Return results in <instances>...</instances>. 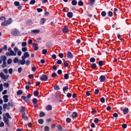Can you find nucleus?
<instances>
[{
    "instance_id": "1",
    "label": "nucleus",
    "mask_w": 131,
    "mask_h": 131,
    "mask_svg": "<svg viewBox=\"0 0 131 131\" xmlns=\"http://www.w3.org/2000/svg\"><path fill=\"white\" fill-rule=\"evenodd\" d=\"M8 51L9 52H7L6 53V55L7 56H16L17 55V53L15 52L12 50V48L9 47L8 48Z\"/></svg>"
},
{
    "instance_id": "2",
    "label": "nucleus",
    "mask_w": 131,
    "mask_h": 131,
    "mask_svg": "<svg viewBox=\"0 0 131 131\" xmlns=\"http://www.w3.org/2000/svg\"><path fill=\"white\" fill-rule=\"evenodd\" d=\"M1 58L2 60L3 61V64L1 65L3 68H4L6 66V60L7 59L6 57L5 56H2L1 57Z\"/></svg>"
},
{
    "instance_id": "3",
    "label": "nucleus",
    "mask_w": 131,
    "mask_h": 131,
    "mask_svg": "<svg viewBox=\"0 0 131 131\" xmlns=\"http://www.w3.org/2000/svg\"><path fill=\"white\" fill-rule=\"evenodd\" d=\"M12 22V18H10L9 19V20H7L6 21L3 22L1 23V25L3 26H5L10 24Z\"/></svg>"
},
{
    "instance_id": "4",
    "label": "nucleus",
    "mask_w": 131,
    "mask_h": 131,
    "mask_svg": "<svg viewBox=\"0 0 131 131\" xmlns=\"http://www.w3.org/2000/svg\"><path fill=\"white\" fill-rule=\"evenodd\" d=\"M0 77L2 79H4V81H6L9 77V75H5L2 72L0 73Z\"/></svg>"
},
{
    "instance_id": "5",
    "label": "nucleus",
    "mask_w": 131,
    "mask_h": 131,
    "mask_svg": "<svg viewBox=\"0 0 131 131\" xmlns=\"http://www.w3.org/2000/svg\"><path fill=\"white\" fill-rule=\"evenodd\" d=\"M40 79L42 81H46L48 80V77L47 75L43 74L41 77Z\"/></svg>"
},
{
    "instance_id": "6",
    "label": "nucleus",
    "mask_w": 131,
    "mask_h": 131,
    "mask_svg": "<svg viewBox=\"0 0 131 131\" xmlns=\"http://www.w3.org/2000/svg\"><path fill=\"white\" fill-rule=\"evenodd\" d=\"M19 33V31L16 29H14L12 31V34L14 36H16Z\"/></svg>"
},
{
    "instance_id": "7",
    "label": "nucleus",
    "mask_w": 131,
    "mask_h": 131,
    "mask_svg": "<svg viewBox=\"0 0 131 131\" xmlns=\"http://www.w3.org/2000/svg\"><path fill=\"white\" fill-rule=\"evenodd\" d=\"M3 120L6 124L9 125V120L8 118L4 116L3 117Z\"/></svg>"
},
{
    "instance_id": "8",
    "label": "nucleus",
    "mask_w": 131,
    "mask_h": 131,
    "mask_svg": "<svg viewBox=\"0 0 131 131\" xmlns=\"http://www.w3.org/2000/svg\"><path fill=\"white\" fill-rule=\"evenodd\" d=\"M8 95H4L3 96V98L4 99V102L6 103L8 101Z\"/></svg>"
},
{
    "instance_id": "9",
    "label": "nucleus",
    "mask_w": 131,
    "mask_h": 131,
    "mask_svg": "<svg viewBox=\"0 0 131 131\" xmlns=\"http://www.w3.org/2000/svg\"><path fill=\"white\" fill-rule=\"evenodd\" d=\"M38 45L37 44L33 43L32 44V47L34 50H37L38 49Z\"/></svg>"
},
{
    "instance_id": "10",
    "label": "nucleus",
    "mask_w": 131,
    "mask_h": 131,
    "mask_svg": "<svg viewBox=\"0 0 131 131\" xmlns=\"http://www.w3.org/2000/svg\"><path fill=\"white\" fill-rule=\"evenodd\" d=\"M105 77L103 75L101 76L100 78V80L101 82H104L105 80Z\"/></svg>"
},
{
    "instance_id": "11",
    "label": "nucleus",
    "mask_w": 131,
    "mask_h": 131,
    "mask_svg": "<svg viewBox=\"0 0 131 131\" xmlns=\"http://www.w3.org/2000/svg\"><path fill=\"white\" fill-rule=\"evenodd\" d=\"M67 57L68 58L71 59L73 57V56L72 54L70 52H68L67 54Z\"/></svg>"
},
{
    "instance_id": "12",
    "label": "nucleus",
    "mask_w": 131,
    "mask_h": 131,
    "mask_svg": "<svg viewBox=\"0 0 131 131\" xmlns=\"http://www.w3.org/2000/svg\"><path fill=\"white\" fill-rule=\"evenodd\" d=\"M31 96V95L29 94L27 95V96H26V102H29L30 101L29 100V99L30 97Z\"/></svg>"
},
{
    "instance_id": "13",
    "label": "nucleus",
    "mask_w": 131,
    "mask_h": 131,
    "mask_svg": "<svg viewBox=\"0 0 131 131\" xmlns=\"http://www.w3.org/2000/svg\"><path fill=\"white\" fill-rule=\"evenodd\" d=\"M22 117L25 120H27L28 119V118L27 116H26V113H23Z\"/></svg>"
},
{
    "instance_id": "14",
    "label": "nucleus",
    "mask_w": 131,
    "mask_h": 131,
    "mask_svg": "<svg viewBox=\"0 0 131 131\" xmlns=\"http://www.w3.org/2000/svg\"><path fill=\"white\" fill-rule=\"evenodd\" d=\"M63 32L64 33H67L68 31V29L67 26H66L62 30Z\"/></svg>"
},
{
    "instance_id": "15",
    "label": "nucleus",
    "mask_w": 131,
    "mask_h": 131,
    "mask_svg": "<svg viewBox=\"0 0 131 131\" xmlns=\"http://www.w3.org/2000/svg\"><path fill=\"white\" fill-rule=\"evenodd\" d=\"M67 15L68 17L71 18L73 16V14L72 12H70L67 13Z\"/></svg>"
},
{
    "instance_id": "16",
    "label": "nucleus",
    "mask_w": 131,
    "mask_h": 131,
    "mask_svg": "<svg viewBox=\"0 0 131 131\" xmlns=\"http://www.w3.org/2000/svg\"><path fill=\"white\" fill-rule=\"evenodd\" d=\"M52 109V106L51 105H49L46 107V109L48 111L51 110Z\"/></svg>"
},
{
    "instance_id": "17",
    "label": "nucleus",
    "mask_w": 131,
    "mask_h": 131,
    "mask_svg": "<svg viewBox=\"0 0 131 131\" xmlns=\"http://www.w3.org/2000/svg\"><path fill=\"white\" fill-rule=\"evenodd\" d=\"M19 59L18 58L15 57L13 60V62L15 63H19Z\"/></svg>"
},
{
    "instance_id": "18",
    "label": "nucleus",
    "mask_w": 131,
    "mask_h": 131,
    "mask_svg": "<svg viewBox=\"0 0 131 131\" xmlns=\"http://www.w3.org/2000/svg\"><path fill=\"white\" fill-rule=\"evenodd\" d=\"M128 108H125L123 110L124 113L125 114H126L128 113Z\"/></svg>"
},
{
    "instance_id": "19",
    "label": "nucleus",
    "mask_w": 131,
    "mask_h": 131,
    "mask_svg": "<svg viewBox=\"0 0 131 131\" xmlns=\"http://www.w3.org/2000/svg\"><path fill=\"white\" fill-rule=\"evenodd\" d=\"M91 68L92 69H95L96 68V65L95 63H93L92 64Z\"/></svg>"
},
{
    "instance_id": "20",
    "label": "nucleus",
    "mask_w": 131,
    "mask_h": 131,
    "mask_svg": "<svg viewBox=\"0 0 131 131\" xmlns=\"http://www.w3.org/2000/svg\"><path fill=\"white\" fill-rule=\"evenodd\" d=\"M89 3L91 5H93L94 3L95 0H89Z\"/></svg>"
},
{
    "instance_id": "21",
    "label": "nucleus",
    "mask_w": 131,
    "mask_h": 131,
    "mask_svg": "<svg viewBox=\"0 0 131 131\" xmlns=\"http://www.w3.org/2000/svg\"><path fill=\"white\" fill-rule=\"evenodd\" d=\"M24 55L26 58L29 57V55L27 52H25L24 53Z\"/></svg>"
},
{
    "instance_id": "22",
    "label": "nucleus",
    "mask_w": 131,
    "mask_h": 131,
    "mask_svg": "<svg viewBox=\"0 0 131 131\" xmlns=\"http://www.w3.org/2000/svg\"><path fill=\"white\" fill-rule=\"evenodd\" d=\"M72 116L73 118H74L75 117H77V114L76 113L74 112L72 114Z\"/></svg>"
},
{
    "instance_id": "23",
    "label": "nucleus",
    "mask_w": 131,
    "mask_h": 131,
    "mask_svg": "<svg viewBox=\"0 0 131 131\" xmlns=\"http://www.w3.org/2000/svg\"><path fill=\"white\" fill-rule=\"evenodd\" d=\"M101 14L102 16L104 17L106 15V13L105 11H103L101 12Z\"/></svg>"
},
{
    "instance_id": "24",
    "label": "nucleus",
    "mask_w": 131,
    "mask_h": 131,
    "mask_svg": "<svg viewBox=\"0 0 131 131\" xmlns=\"http://www.w3.org/2000/svg\"><path fill=\"white\" fill-rule=\"evenodd\" d=\"M46 20L44 18H42L41 19V23L42 24H43L45 22Z\"/></svg>"
},
{
    "instance_id": "25",
    "label": "nucleus",
    "mask_w": 131,
    "mask_h": 131,
    "mask_svg": "<svg viewBox=\"0 0 131 131\" xmlns=\"http://www.w3.org/2000/svg\"><path fill=\"white\" fill-rule=\"evenodd\" d=\"M12 60L11 59H9L7 60V63L8 64H10L12 62Z\"/></svg>"
},
{
    "instance_id": "26",
    "label": "nucleus",
    "mask_w": 131,
    "mask_h": 131,
    "mask_svg": "<svg viewBox=\"0 0 131 131\" xmlns=\"http://www.w3.org/2000/svg\"><path fill=\"white\" fill-rule=\"evenodd\" d=\"M37 99L36 98H34L32 101L33 103L34 104H36L37 102Z\"/></svg>"
},
{
    "instance_id": "27",
    "label": "nucleus",
    "mask_w": 131,
    "mask_h": 131,
    "mask_svg": "<svg viewBox=\"0 0 131 131\" xmlns=\"http://www.w3.org/2000/svg\"><path fill=\"white\" fill-rule=\"evenodd\" d=\"M95 59L94 58H90V61L91 62H94L95 61Z\"/></svg>"
},
{
    "instance_id": "28",
    "label": "nucleus",
    "mask_w": 131,
    "mask_h": 131,
    "mask_svg": "<svg viewBox=\"0 0 131 131\" xmlns=\"http://www.w3.org/2000/svg\"><path fill=\"white\" fill-rule=\"evenodd\" d=\"M72 3L73 5H76L77 4V2L75 0H73L72 2Z\"/></svg>"
},
{
    "instance_id": "29",
    "label": "nucleus",
    "mask_w": 131,
    "mask_h": 131,
    "mask_svg": "<svg viewBox=\"0 0 131 131\" xmlns=\"http://www.w3.org/2000/svg\"><path fill=\"white\" fill-rule=\"evenodd\" d=\"M64 78L66 79H67L69 78V75L67 74H66L64 75Z\"/></svg>"
},
{
    "instance_id": "30",
    "label": "nucleus",
    "mask_w": 131,
    "mask_h": 131,
    "mask_svg": "<svg viewBox=\"0 0 131 131\" xmlns=\"http://www.w3.org/2000/svg\"><path fill=\"white\" fill-rule=\"evenodd\" d=\"M31 31L34 33H38L40 31L39 30H32Z\"/></svg>"
},
{
    "instance_id": "31",
    "label": "nucleus",
    "mask_w": 131,
    "mask_h": 131,
    "mask_svg": "<svg viewBox=\"0 0 131 131\" xmlns=\"http://www.w3.org/2000/svg\"><path fill=\"white\" fill-rule=\"evenodd\" d=\"M23 93V92L21 90H19L17 92V94L18 95H20Z\"/></svg>"
},
{
    "instance_id": "32",
    "label": "nucleus",
    "mask_w": 131,
    "mask_h": 131,
    "mask_svg": "<svg viewBox=\"0 0 131 131\" xmlns=\"http://www.w3.org/2000/svg\"><path fill=\"white\" fill-rule=\"evenodd\" d=\"M45 115V113L43 112H41L39 116L41 117H43Z\"/></svg>"
},
{
    "instance_id": "33",
    "label": "nucleus",
    "mask_w": 131,
    "mask_h": 131,
    "mask_svg": "<svg viewBox=\"0 0 131 131\" xmlns=\"http://www.w3.org/2000/svg\"><path fill=\"white\" fill-rule=\"evenodd\" d=\"M45 131H49V128L48 126H46L45 127Z\"/></svg>"
},
{
    "instance_id": "34",
    "label": "nucleus",
    "mask_w": 131,
    "mask_h": 131,
    "mask_svg": "<svg viewBox=\"0 0 131 131\" xmlns=\"http://www.w3.org/2000/svg\"><path fill=\"white\" fill-rule=\"evenodd\" d=\"M78 4L80 6H82L83 5V2L82 1H80L78 3Z\"/></svg>"
},
{
    "instance_id": "35",
    "label": "nucleus",
    "mask_w": 131,
    "mask_h": 131,
    "mask_svg": "<svg viewBox=\"0 0 131 131\" xmlns=\"http://www.w3.org/2000/svg\"><path fill=\"white\" fill-rule=\"evenodd\" d=\"M99 64L100 66H102L103 64V61H100L99 62Z\"/></svg>"
},
{
    "instance_id": "36",
    "label": "nucleus",
    "mask_w": 131,
    "mask_h": 131,
    "mask_svg": "<svg viewBox=\"0 0 131 131\" xmlns=\"http://www.w3.org/2000/svg\"><path fill=\"white\" fill-rule=\"evenodd\" d=\"M14 4L16 6H18L20 5L19 3V2L16 1L14 2Z\"/></svg>"
},
{
    "instance_id": "37",
    "label": "nucleus",
    "mask_w": 131,
    "mask_h": 131,
    "mask_svg": "<svg viewBox=\"0 0 131 131\" xmlns=\"http://www.w3.org/2000/svg\"><path fill=\"white\" fill-rule=\"evenodd\" d=\"M68 86H65L63 88V90L64 91H67L68 90Z\"/></svg>"
},
{
    "instance_id": "38",
    "label": "nucleus",
    "mask_w": 131,
    "mask_h": 131,
    "mask_svg": "<svg viewBox=\"0 0 131 131\" xmlns=\"http://www.w3.org/2000/svg\"><path fill=\"white\" fill-rule=\"evenodd\" d=\"M27 45V42H23L21 44L22 46L24 47L26 46Z\"/></svg>"
},
{
    "instance_id": "39",
    "label": "nucleus",
    "mask_w": 131,
    "mask_h": 131,
    "mask_svg": "<svg viewBox=\"0 0 131 131\" xmlns=\"http://www.w3.org/2000/svg\"><path fill=\"white\" fill-rule=\"evenodd\" d=\"M26 63V61L25 60H22L20 62L21 64L22 65L25 64Z\"/></svg>"
},
{
    "instance_id": "40",
    "label": "nucleus",
    "mask_w": 131,
    "mask_h": 131,
    "mask_svg": "<svg viewBox=\"0 0 131 131\" xmlns=\"http://www.w3.org/2000/svg\"><path fill=\"white\" fill-rule=\"evenodd\" d=\"M38 122L39 124H41L43 123V121L42 119H40L38 120Z\"/></svg>"
},
{
    "instance_id": "41",
    "label": "nucleus",
    "mask_w": 131,
    "mask_h": 131,
    "mask_svg": "<svg viewBox=\"0 0 131 131\" xmlns=\"http://www.w3.org/2000/svg\"><path fill=\"white\" fill-rule=\"evenodd\" d=\"M38 94V92L36 91H35L34 93V95L35 96H37Z\"/></svg>"
},
{
    "instance_id": "42",
    "label": "nucleus",
    "mask_w": 131,
    "mask_h": 131,
    "mask_svg": "<svg viewBox=\"0 0 131 131\" xmlns=\"http://www.w3.org/2000/svg\"><path fill=\"white\" fill-rule=\"evenodd\" d=\"M108 16L110 17H112L113 16V13L111 11H109L108 12Z\"/></svg>"
},
{
    "instance_id": "43",
    "label": "nucleus",
    "mask_w": 131,
    "mask_h": 131,
    "mask_svg": "<svg viewBox=\"0 0 131 131\" xmlns=\"http://www.w3.org/2000/svg\"><path fill=\"white\" fill-rule=\"evenodd\" d=\"M20 110V111L21 112H24L25 110V107L24 106H22Z\"/></svg>"
},
{
    "instance_id": "44",
    "label": "nucleus",
    "mask_w": 131,
    "mask_h": 131,
    "mask_svg": "<svg viewBox=\"0 0 131 131\" xmlns=\"http://www.w3.org/2000/svg\"><path fill=\"white\" fill-rule=\"evenodd\" d=\"M35 0H32L31 1L30 3V4L31 5H33L35 4Z\"/></svg>"
},
{
    "instance_id": "45",
    "label": "nucleus",
    "mask_w": 131,
    "mask_h": 131,
    "mask_svg": "<svg viewBox=\"0 0 131 131\" xmlns=\"http://www.w3.org/2000/svg\"><path fill=\"white\" fill-rule=\"evenodd\" d=\"M5 115L7 117V118H11V116L8 113H6V114Z\"/></svg>"
},
{
    "instance_id": "46",
    "label": "nucleus",
    "mask_w": 131,
    "mask_h": 131,
    "mask_svg": "<svg viewBox=\"0 0 131 131\" xmlns=\"http://www.w3.org/2000/svg\"><path fill=\"white\" fill-rule=\"evenodd\" d=\"M113 116L115 118L117 117L118 116V114L117 113H114L113 114Z\"/></svg>"
},
{
    "instance_id": "47",
    "label": "nucleus",
    "mask_w": 131,
    "mask_h": 131,
    "mask_svg": "<svg viewBox=\"0 0 131 131\" xmlns=\"http://www.w3.org/2000/svg\"><path fill=\"white\" fill-rule=\"evenodd\" d=\"M101 102L102 103H104L105 101V99L104 97H102L100 99Z\"/></svg>"
},
{
    "instance_id": "48",
    "label": "nucleus",
    "mask_w": 131,
    "mask_h": 131,
    "mask_svg": "<svg viewBox=\"0 0 131 131\" xmlns=\"http://www.w3.org/2000/svg\"><path fill=\"white\" fill-rule=\"evenodd\" d=\"M27 48L26 47H25L24 48H22V50L24 52H25L27 51Z\"/></svg>"
},
{
    "instance_id": "49",
    "label": "nucleus",
    "mask_w": 131,
    "mask_h": 131,
    "mask_svg": "<svg viewBox=\"0 0 131 131\" xmlns=\"http://www.w3.org/2000/svg\"><path fill=\"white\" fill-rule=\"evenodd\" d=\"M47 52V50L46 49H43L42 51V53L43 54H45Z\"/></svg>"
},
{
    "instance_id": "50",
    "label": "nucleus",
    "mask_w": 131,
    "mask_h": 131,
    "mask_svg": "<svg viewBox=\"0 0 131 131\" xmlns=\"http://www.w3.org/2000/svg\"><path fill=\"white\" fill-rule=\"evenodd\" d=\"M3 50H4L5 51H6L7 50V47L6 45H4L3 48H2Z\"/></svg>"
},
{
    "instance_id": "51",
    "label": "nucleus",
    "mask_w": 131,
    "mask_h": 131,
    "mask_svg": "<svg viewBox=\"0 0 131 131\" xmlns=\"http://www.w3.org/2000/svg\"><path fill=\"white\" fill-rule=\"evenodd\" d=\"M57 127L58 128V129L60 130H62V127L61 126L59 125H58L57 126Z\"/></svg>"
},
{
    "instance_id": "52",
    "label": "nucleus",
    "mask_w": 131,
    "mask_h": 131,
    "mask_svg": "<svg viewBox=\"0 0 131 131\" xmlns=\"http://www.w3.org/2000/svg\"><path fill=\"white\" fill-rule=\"evenodd\" d=\"M14 50L15 52H17L18 51V49L17 47H15L14 49Z\"/></svg>"
},
{
    "instance_id": "53",
    "label": "nucleus",
    "mask_w": 131,
    "mask_h": 131,
    "mask_svg": "<svg viewBox=\"0 0 131 131\" xmlns=\"http://www.w3.org/2000/svg\"><path fill=\"white\" fill-rule=\"evenodd\" d=\"M99 121V119L98 118H95L94 120V122L95 123H97Z\"/></svg>"
},
{
    "instance_id": "54",
    "label": "nucleus",
    "mask_w": 131,
    "mask_h": 131,
    "mask_svg": "<svg viewBox=\"0 0 131 131\" xmlns=\"http://www.w3.org/2000/svg\"><path fill=\"white\" fill-rule=\"evenodd\" d=\"M28 77L30 79L34 78V75L33 74H30L28 76Z\"/></svg>"
},
{
    "instance_id": "55",
    "label": "nucleus",
    "mask_w": 131,
    "mask_h": 131,
    "mask_svg": "<svg viewBox=\"0 0 131 131\" xmlns=\"http://www.w3.org/2000/svg\"><path fill=\"white\" fill-rule=\"evenodd\" d=\"M54 88L55 90H59L60 89L59 86L58 85H56L54 86Z\"/></svg>"
},
{
    "instance_id": "56",
    "label": "nucleus",
    "mask_w": 131,
    "mask_h": 131,
    "mask_svg": "<svg viewBox=\"0 0 131 131\" xmlns=\"http://www.w3.org/2000/svg\"><path fill=\"white\" fill-rule=\"evenodd\" d=\"M4 86L6 88H8L9 87V85L8 83H4Z\"/></svg>"
},
{
    "instance_id": "57",
    "label": "nucleus",
    "mask_w": 131,
    "mask_h": 131,
    "mask_svg": "<svg viewBox=\"0 0 131 131\" xmlns=\"http://www.w3.org/2000/svg\"><path fill=\"white\" fill-rule=\"evenodd\" d=\"M122 127L124 128H126L127 127V125L126 124H123L122 125Z\"/></svg>"
},
{
    "instance_id": "58",
    "label": "nucleus",
    "mask_w": 131,
    "mask_h": 131,
    "mask_svg": "<svg viewBox=\"0 0 131 131\" xmlns=\"http://www.w3.org/2000/svg\"><path fill=\"white\" fill-rule=\"evenodd\" d=\"M22 69L21 67H19L18 69V72L19 73H20L22 71Z\"/></svg>"
},
{
    "instance_id": "59",
    "label": "nucleus",
    "mask_w": 131,
    "mask_h": 131,
    "mask_svg": "<svg viewBox=\"0 0 131 131\" xmlns=\"http://www.w3.org/2000/svg\"><path fill=\"white\" fill-rule=\"evenodd\" d=\"M3 85L2 84H0V92H1L3 90Z\"/></svg>"
},
{
    "instance_id": "60",
    "label": "nucleus",
    "mask_w": 131,
    "mask_h": 131,
    "mask_svg": "<svg viewBox=\"0 0 131 131\" xmlns=\"http://www.w3.org/2000/svg\"><path fill=\"white\" fill-rule=\"evenodd\" d=\"M37 11L39 12H42V9L41 8H38L37 9Z\"/></svg>"
},
{
    "instance_id": "61",
    "label": "nucleus",
    "mask_w": 131,
    "mask_h": 131,
    "mask_svg": "<svg viewBox=\"0 0 131 131\" xmlns=\"http://www.w3.org/2000/svg\"><path fill=\"white\" fill-rule=\"evenodd\" d=\"M36 68L35 67H33L31 68L32 70L34 72L36 70Z\"/></svg>"
},
{
    "instance_id": "62",
    "label": "nucleus",
    "mask_w": 131,
    "mask_h": 131,
    "mask_svg": "<svg viewBox=\"0 0 131 131\" xmlns=\"http://www.w3.org/2000/svg\"><path fill=\"white\" fill-rule=\"evenodd\" d=\"M10 74L12 73L13 72V69L12 68H10L8 70Z\"/></svg>"
},
{
    "instance_id": "63",
    "label": "nucleus",
    "mask_w": 131,
    "mask_h": 131,
    "mask_svg": "<svg viewBox=\"0 0 131 131\" xmlns=\"http://www.w3.org/2000/svg\"><path fill=\"white\" fill-rule=\"evenodd\" d=\"M59 56L61 58H62L63 57V53H60L59 54Z\"/></svg>"
},
{
    "instance_id": "64",
    "label": "nucleus",
    "mask_w": 131,
    "mask_h": 131,
    "mask_svg": "<svg viewBox=\"0 0 131 131\" xmlns=\"http://www.w3.org/2000/svg\"><path fill=\"white\" fill-rule=\"evenodd\" d=\"M58 73L59 75H61L62 73V71L61 70H59L57 72Z\"/></svg>"
}]
</instances>
